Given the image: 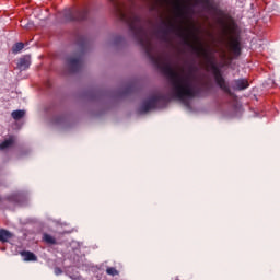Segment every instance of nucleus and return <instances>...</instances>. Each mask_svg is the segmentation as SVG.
Listing matches in <instances>:
<instances>
[{"label": "nucleus", "instance_id": "423d86ee", "mask_svg": "<svg viewBox=\"0 0 280 280\" xmlns=\"http://www.w3.org/2000/svg\"><path fill=\"white\" fill-rule=\"evenodd\" d=\"M67 65L70 73H78L82 69V55L67 58Z\"/></svg>", "mask_w": 280, "mask_h": 280}, {"label": "nucleus", "instance_id": "9d476101", "mask_svg": "<svg viewBox=\"0 0 280 280\" xmlns=\"http://www.w3.org/2000/svg\"><path fill=\"white\" fill-rule=\"evenodd\" d=\"M30 65H32V57L24 56L19 59L18 69H20V71H25V70L30 69Z\"/></svg>", "mask_w": 280, "mask_h": 280}, {"label": "nucleus", "instance_id": "6e6552de", "mask_svg": "<svg viewBox=\"0 0 280 280\" xmlns=\"http://www.w3.org/2000/svg\"><path fill=\"white\" fill-rule=\"evenodd\" d=\"M230 50L234 56H242V46L240 44V39L232 38L230 42Z\"/></svg>", "mask_w": 280, "mask_h": 280}, {"label": "nucleus", "instance_id": "ddd939ff", "mask_svg": "<svg viewBox=\"0 0 280 280\" xmlns=\"http://www.w3.org/2000/svg\"><path fill=\"white\" fill-rule=\"evenodd\" d=\"M11 117H12L15 121H19L20 119H23V117H25V110H23V109L13 110V112L11 113Z\"/></svg>", "mask_w": 280, "mask_h": 280}, {"label": "nucleus", "instance_id": "0eeeda50", "mask_svg": "<svg viewBox=\"0 0 280 280\" xmlns=\"http://www.w3.org/2000/svg\"><path fill=\"white\" fill-rule=\"evenodd\" d=\"M77 45L81 51V54H84L89 50V39L84 37V35H78L77 36Z\"/></svg>", "mask_w": 280, "mask_h": 280}, {"label": "nucleus", "instance_id": "f3484780", "mask_svg": "<svg viewBox=\"0 0 280 280\" xmlns=\"http://www.w3.org/2000/svg\"><path fill=\"white\" fill-rule=\"evenodd\" d=\"M43 240H44V242H46V244H51V245L57 244L56 238L49 234H44Z\"/></svg>", "mask_w": 280, "mask_h": 280}, {"label": "nucleus", "instance_id": "4be33fe9", "mask_svg": "<svg viewBox=\"0 0 280 280\" xmlns=\"http://www.w3.org/2000/svg\"><path fill=\"white\" fill-rule=\"evenodd\" d=\"M203 1V3H209V0H202Z\"/></svg>", "mask_w": 280, "mask_h": 280}, {"label": "nucleus", "instance_id": "7ed1b4c3", "mask_svg": "<svg viewBox=\"0 0 280 280\" xmlns=\"http://www.w3.org/2000/svg\"><path fill=\"white\" fill-rule=\"evenodd\" d=\"M170 34H175L179 38H183L185 45H188V47H191L192 51L197 54L199 58H205V60L208 62V65L211 68L212 75L214 78L215 84L223 91L224 93H228V95H232L231 88L229 86V83L226 82V79L222 75V70L219 69V67L211 60V52L209 49L205 48L202 44L199 46H196L191 44L189 40V34L182 27L176 25L172 21H162L161 25L158 30V36L160 40L163 43H170Z\"/></svg>", "mask_w": 280, "mask_h": 280}, {"label": "nucleus", "instance_id": "f257e3e1", "mask_svg": "<svg viewBox=\"0 0 280 280\" xmlns=\"http://www.w3.org/2000/svg\"><path fill=\"white\" fill-rule=\"evenodd\" d=\"M114 12L122 23H126L129 27V32L132 34L135 40L142 47L147 58L160 69L163 74L166 75L171 81V95L173 100H178L183 104H187L188 100H194L200 97L202 93V88H194V78L198 67L195 65L188 66V73L186 77L180 75L178 72L172 68L167 57L156 50L154 44H152V35L143 26V21L135 11H126L124 4L112 0Z\"/></svg>", "mask_w": 280, "mask_h": 280}, {"label": "nucleus", "instance_id": "aec40b11", "mask_svg": "<svg viewBox=\"0 0 280 280\" xmlns=\"http://www.w3.org/2000/svg\"><path fill=\"white\" fill-rule=\"evenodd\" d=\"M54 272L58 277L59 275H62V269L60 267H56Z\"/></svg>", "mask_w": 280, "mask_h": 280}, {"label": "nucleus", "instance_id": "f8f14e48", "mask_svg": "<svg viewBox=\"0 0 280 280\" xmlns=\"http://www.w3.org/2000/svg\"><path fill=\"white\" fill-rule=\"evenodd\" d=\"M12 233L5 229H0V242H8V240H11Z\"/></svg>", "mask_w": 280, "mask_h": 280}, {"label": "nucleus", "instance_id": "1a4fd4ad", "mask_svg": "<svg viewBox=\"0 0 280 280\" xmlns=\"http://www.w3.org/2000/svg\"><path fill=\"white\" fill-rule=\"evenodd\" d=\"M250 84L248 83V80L246 79H235L233 81V89L234 91H244L248 89Z\"/></svg>", "mask_w": 280, "mask_h": 280}, {"label": "nucleus", "instance_id": "9b49d317", "mask_svg": "<svg viewBox=\"0 0 280 280\" xmlns=\"http://www.w3.org/2000/svg\"><path fill=\"white\" fill-rule=\"evenodd\" d=\"M21 257H23L24 261H38V257L36 254L30 252V250H23L20 253Z\"/></svg>", "mask_w": 280, "mask_h": 280}, {"label": "nucleus", "instance_id": "6ab92c4d", "mask_svg": "<svg viewBox=\"0 0 280 280\" xmlns=\"http://www.w3.org/2000/svg\"><path fill=\"white\" fill-rule=\"evenodd\" d=\"M177 12H178L179 16H184V14H185V11L183 10V7H180V5L177 7Z\"/></svg>", "mask_w": 280, "mask_h": 280}, {"label": "nucleus", "instance_id": "39448f33", "mask_svg": "<svg viewBox=\"0 0 280 280\" xmlns=\"http://www.w3.org/2000/svg\"><path fill=\"white\" fill-rule=\"evenodd\" d=\"M160 102H165V95H154L150 98L143 101L142 105L139 107L138 112L140 115H145V113H150V110H154L159 106Z\"/></svg>", "mask_w": 280, "mask_h": 280}, {"label": "nucleus", "instance_id": "a211bd4d", "mask_svg": "<svg viewBox=\"0 0 280 280\" xmlns=\"http://www.w3.org/2000/svg\"><path fill=\"white\" fill-rule=\"evenodd\" d=\"M106 275H109V277H117L119 271L115 267H107Z\"/></svg>", "mask_w": 280, "mask_h": 280}, {"label": "nucleus", "instance_id": "4468645a", "mask_svg": "<svg viewBox=\"0 0 280 280\" xmlns=\"http://www.w3.org/2000/svg\"><path fill=\"white\" fill-rule=\"evenodd\" d=\"M137 91V85L135 83H130L122 92V95H130Z\"/></svg>", "mask_w": 280, "mask_h": 280}, {"label": "nucleus", "instance_id": "dca6fc26", "mask_svg": "<svg viewBox=\"0 0 280 280\" xmlns=\"http://www.w3.org/2000/svg\"><path fill=\"white\" fill-rule=\"evenodd\" d=\"M14 140L8 139L0 143V150H8L11 145H13Z\"/></svg>", "mask_w": 280, "mask_h": 280}, {"label": "nucleus", "instance_id": "2eb2a0df", "mask_svg": "<svg viewBox=\"0 0 280 280\" xmlns=\"http://www.w3.org/2000/svg\"><path fill=\"white\" fill-rule=\"evenodd\" d=\"M24 47H25V44L19 42L14 44V46L12 47V51L13 54H19L20 51H23Z\"/></svg>", "mask_w": 280, "mask_h": 280}, {"label": "nucleus", "instance_id": "f03ea898", "mask_svg": "<svg viewBox=\"0 0 280 280\" xmlns=\"http://www.w3.org/2000/svg\"><path fill=\"white\" fill-rule=\"evenodd\" d=\"M114 12L122 23H126L129 27V32L132 34L135 40L142 47L147 58L160 69L163 74L166 75L171 81V95L173 100H178L183 104H187L188 100H194L200 97L202 93V88H194V78L198 67L195 65L188 66V73L186 77L180 75L178 72L172 68L167 57L156 50L154 44H152V35L143 26V21L135 11H126L124 4L112 0Z\"/></svg>", "mask_w": 280, "mask_h": 280}, {"label": "nucleus", "instance_id": "412c9836", "mask_svg": "<svg viewBox=\"0 0 280 280\" xmlns=\"http://www.w3.org/2000/svg\"><path fill=\"white\" fill-rule=\"evenodd\" d=\"M122 40H124V37H121V36L116 37V44H119Z\"/></svg>", "mask_w": 280, "mask_h": 280}, {"label": "nucleus", "instance_id": "20e7f679", "mask_svg": "<svg viewBox=\"0 0 280 280\" xmlns=\"http://www.w3.org/2000/svg\"><path fill=\"white\" fill-rule=\"evenodd\" d=\"M61 16L68 22L86 21L89 19V7H84L83 9H65L61 12Z\"/></svg>", "mask_w": 280, "mask_h": 280}]
</instances>
